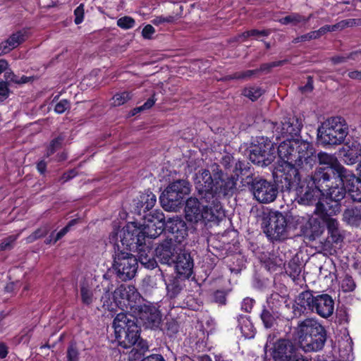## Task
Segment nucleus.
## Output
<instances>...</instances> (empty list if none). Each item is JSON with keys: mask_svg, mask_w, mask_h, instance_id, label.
<instances>
[{"mask_svg": "<svg viewBox=\"0 0 361 361\" xmlns=\"http://www.w3.org/2000/svg\"><path fill=\"white\" fill-rule=\"evenodd\" d=\"M9 92L7 82L0 81V102L8 98Z\"/></svg>", "mask_w": 361, "mask_h": 361, "instance_id": "nucleus-64", "label": "nucleus"}, {"mask_svg": "<svg viewBox=\"0 0 361 361\" xmlns=\"http://www.w3.org/2000/svg\"><path fill=\"white\" fill-rule=\"evenodd\" d=\"M257 71H256V69L234 73V78H236L237 80H247L253 77H257Z\"/></svg>", "mask_w": 361, "mask_h": 361, "instance_id": "nucleus-54", "label": "nucleus"}, {"mask_svg": "<svg viewBox=\"0 0 361 361\" xmlns=\"http://www.w3.org/2000/svg\"><path fill=\"white\" fill-rule=\"evenodd\" d=\"M236 185L237 178L224 171L217 163L200 170L195 175V186L200 199L219 207H222L221 197L232 195L236 190Z\"/></svg>", "mask_w": 361, "mask_h": 361, "instance_id": "nucleus-1", "label": "nucleus"}, {"mask_svg": "<svg viewBox=\"0 0 361 361\" xmlns=\"http://www.w3.org/2000/svg\"><path fill=\"white\" fill-rule=\"evenodd\" d=\"M300 348L306 353L321 350L326 341V331L317 321L305 319L295 329Z\"/></svg>", "mask_w": 361, "mask_h": 361, "instance_id": "nucleus-3", "label": "nucleus"}, {"mask_svg": "<svg viewBox=\"0 0 361 361\" xmlns=\"http://www.w3.org/2000/svg\"><path fill=\"white\" fill-rule=\"evenodd\" d=\"M238 327L240 329L243 336L246 338H253L255 334V328L247 315L240 314L237 317Z\"/></svg>", "mask_w": 361, "mask_h": 361, "instance_id": "nucleus-35", "label": "nucleus"}, {"mask_svg": "<svg viewBox=\"0 0 361 361\" xmlns=\"http://www.w3.org/2000/svg\"><path fill=\"white\" fill-rule=\"evenodd\" d=\"M78 358V352L75 345L71 344L67 350L68 361H77Z\"/></svg>", "mask_w": 361, "mask_h": 361, "instance_id": "nucleus-62", "label": "nucleus"}, {"mask_svg": "<svg viewBox=\"0 0 361 361\" xmlns=\"http://www.w3.org/2000/svg\"><path fill=\"white\" fill-rule=\"evenodd\" d=\"M327 197L331 200H336V202H341V200L344 199L346 195V192H348L347 188L342 183L341 186H333L332 184L327 189Z\"/></svg>", "mask_w": 361, "mask_h": 361, "instance_id": "nucleus-37", "label": "nucleus"}, {"mask_svg": "<svg viewBox=\"0 0 361 361\" xmlns=\"http://www.w3.org/2000/svg\"><path fill=\"white\" fill-rule=\"evenodd\" d=\"M341 211V203L336 202L326 197L325 203L320 202L317 206L314 212L320 214L321 219H324L326 216H331L338 214Z\"/></svg>", "mask_w": 361, "mask_h": 361, "instance_id": "nucleus-29", "label": "nucleus"}, {"mask_svg": "<svg viewBox=\"0 0 361 361\" xmlns=\"http://www.w3.org/2000/svg\"><path fill=\"white\" fill-rule=\"evenodd\" d=\"M157 101V99L155 98V94H154L151 97H149L145 103L143 105L139 106V107H137V108H135L133 109V115H135V114L137 113H139L141 111H143V110H147V109H150L155 103V102Z\"/></svg>", "mask_w": 361, "mask_h": 361, "instance_id": "nucleus-59", "label": "nucleus"}, {"mask_svg": "<svg viewBox=\"0 0 361 361\" xmlns=\"http://www.w3.org/2000/svg\"><path fill=\"white\" fill-rule=\"evenodd\" d=\"M155 256L158 261L164 264L171 265L174 263L178 254L176 246L171 240H165L155 249Z\"/></svg>", "mask_w": 361, "mask_h": 361, "instance_id": "nucleus-24", "label": "nucleus"}, {"mask_svg": "<svg viewBox=\"0 0 361 361\" xmlns=\"http://www.w3.org/2000/svg\"><path fill=\"white\" fill-rule=\"evenodd\" d=\"M140 229L145 239L146 238L149 239L156 238L164 231V224L159 222H157V224L152 223V221L144 220Z\"/></svg>", "mask_w": 361, "mask_h": 361, "instance_id": "nucleus-32", "label": "nucleus"}, {"mask_svg": "<svg viewBox=\"0 0 361 361\" xmlns=\"http://www.w3.org/2000/svg\"><path fill=\"white\" fill-rule=\"evenodd\" d=\"M146 329H157L161 322L160 311L152 305H138L133 310Z\"/></svg>", "mask_w": 361, "mask_h": 361, "instance_id": "nucleus-17", "label": "nucleus"}, {"mask_svg": "<svg viewBox=\"0 0 361 361\" xmlns=\"http://www.w3.org/2000/svg\"><path fill=\"white\" fill-rule=\"evenodd\" d=\"M295 187V200L300 204L310 205L315 204L317 207L320 204V199L324 196L322 190L314 188L313 185L305 184L301 182V179L291 190Z\"/></svg>", "mask_w": 361, "mask_h": 361, "instance_id": "nucleus-16", "label": "nucleus"}, {"mask_svg": "<svg viewBox=\"0 0 361 361\" xmlns=\"http://www.w3.org/2000/svg\"><path fill=\"white\" fill-rule=\"evenodd\" d=\"M315 295L310 290L299 293L294 300L292 306L293 318H299L308 311L313 312Z\"/></svg>", "mask_w": 361, "mask_h": 361, "instance_id": "nucleus-22", "label": "nucleus"}, {"mask_svg": "<svg viewBox=\"0 0 361 361\" xmlns=\"http://www.w3.org/2000/svg\"><path fill=\"white\" fill-rule=\"evenodd\" d=\"M356 287L355 283L353 277L346 274L341 281V289L343 292H351Z\"/></svg>", "mask_w": 361, "mask_h": 361, "instance_id": "nucleus-53", "label": "nucleus"}, {"mask_svg": "<svg viewBox=\"0 0 361 361\" xmlns=\"http://www.w3.org/2000/svg\"><path fill=\"white\" fill-rule=\"evenodd\" d=\"M66 135L64 133H61L56 137L54 138L50 142L44 156L49 157L54 154L58 149H61L63 147Z\"/></svg>", "mask_w": 361, "mask_h": 361, "instance_id": "nucleus-44", "label": "nucleus"}, {"mask_svg": "<svg viewBox=\"0 0 361 361\" xmlns=\"http://www.w3.org/2000/svg\"><path fill=\"white\" fill-rule=\"evenodd\" d=\"M137 251V262L139 261L145 268L152 269L157 266V260L154 259V252L150 246L145 243L136 248Z\"/></svg>", "mask_w": 361, "mask_h": 361, "instance_id": "nucleus-30", "label": "nucleus"}, {"mask_svg": "<svg viewBox=\"0 0 361 361\" xmlns=\"http://www.w3.org/2000/svg\"><path fill=\"white\" fill-rule=\"evenodd\" d=\"M296 139H286L281 142L277 148L279 160L275 166H279L282 162L288 161L290 164H294V159L296 157L295 145Z\"/></svg>", "mask_w": 361, "mask_h": 361, "instance_id": "nucleus-26", "label": "nucleus"}, {"mask_svg": "<svg viewBox=\"0 0 361 361\" xmlns=\"http://www.w3.org/2000/svg\"><path fill=\"white\" fill-rule=\"evenodd\" d=\"M16 239L17 237L16 235H9L3 239L0 243V251L11 250L13 247Z\"/></svg>", "mask_w": 361, "mask_h": 361, "instance_id": "nucleus-56", "label": "nucleus"}, {"mask_svg": "<svg viewBox=\"0 0 361 361\" xmlns=\"http://www.w3.org/2000/svg\"><path fill=\"white\" fill-rule=\"evenodd\" d=\"M341 183L347 188L348 192L354 202H361V178L352 171L345 169Z\"/></svg>", "mask_w": 361, "mask_h": 361, "instance_id": "nucleus-25", "label": "nucleus"}, {"mask_svg": "<svg viewBox=\"0 0 361 361\" xmlns=\"http://www.w3.org/2000/svg\"><path fill=\"white\" fill-rule=\"evenodd\" d=\"M130 98L131 96L128 92L117 93L112 97V105L114 106H119L124 104L130 100Z\"/></svg>", "mask_w": 361, "mask_h": 361, "instance_id": "nucleus-52", "label": "nucleus"}, {"mask_svg": "<svg viewBox=\"0 0 361 361\" xmlns=\"http://www.w3.org/2000/svg\"><path fill=\"white\" fill-rule=\"evenodd\" d=\"M288 218L279 212H270L264 220V233L271 242L282 241L288 236Z\"/></svg>", "mask_w": 361, "mask_h": 361, "instance_id": "nucleus-11", "label": "nucleus"}, {"mask_svg": "<svg viewBox=\"0 0 361 361\" xmlns=\"http://www.w3.org/2000/svg\"><path fill=\"white\" fill-rule=\"evenodd\" d=\"M118 308L122 310H133L139 305L141 295L133 286L121 285L113 292Z\"/></svg>", "mask_w": 361, "mask_h": 361, "instance_id": "nucleus-14", "label": "nucleus"}, {"mask_svg": "<svg viewBox=\"0 0 361 361\" xmlns=\"http://www.w3.org/2000/svg\"><path fill=\"white\" fill-rule=\"evenodd\" d=\"M295 150L294 164L282 162L272 171L273 178L282 190H291L316 164L315 149L312 142L297 138Z\"/></svg>", "mask_w": 361, "mask_h": 361, "instance_id": "nucleus-2", "label": "nucleus"}, {"mask_svg": "<svg viewBox=\"0 0 361 361\" xmlns=\"http://www.w3.org/2000/svg\"><path fill=\"white\" fill-rule=\"evenodd\" d=\"M289 61L288 59H283L281 61H274L271 63H265L260 65L259 68H257V75L260 73H269L271 71V69L275 67L282 66L286 63H288Z\"/></svg>", "mask_w": 361, "mask_h": 361, "instance_id": "nucleus-46", "label": "nucleus"}, {"mask_svg": "<svg viewBox=\"0 0 361 361\" xmlns=\"http://www.w3.org/2000/svg\"><path fill=\"white\" fill-rule=\"evenodd\" d=\"M164 334L171 338L176 336L179 331V326L178 323L174 320L168 321L165 324L164 329Z\"/></svg>", "mask_w": 361, "mask_h": 361, "instance_id": "nucleus-49", "label": "nucleus"}, {"mask_svg": "<svg viewBox=\"0 0 361 361\" xmlns=\"http://www.w3.org/2000/svg\"><path fill=\"white\" fill-rule=\"evenodd\" d=\"M25 39V31L19 30L13 33L7 39L0 43L1 54H6L9 53L11 51L23 43Z\"/></svg>", "mask_w": 361, "mask_h": 361, "instance_id": "nucleus-28", "label": "nucleus"}, {"mask_svg": "<svg viewBox=\"0 0 361 361\" xmlns=\"http://www.w3.org/2000/svg\"><path fill=\"white\" fill-rule=\"evenodd\" d=\"M274 180H275L274 178ZM241 183L247 188L257 201L264 204L274 201L277 197L279 190H281V192H290L291 190H282L276 181L272 183L259 175L254 178H243L241 179Z\"/></svg>", "mask_w": 361, "mask_h": 361, "instance_id": "nucleus-7", "label": "nucleus"}, {"mask_svg": "<svg viewBox=\"0 0 361 361\" xmlns=\"http://www.w3.org/2000/svg\"><path fill=\"white\" fill-rule=\"evenodd\" d=\"M322 220L324 228H326L328 236L320 240L315 246V249L319 253L331 255L335 251L334 244H338L343 240L344 233L336 218L326 216Z\"/></svg>", "mask_w": 361, "mask_h": 361, "instance_id": "nucleus-12", "label": "nucleus"}, {"mask_svg": "<svg viewBox=\"0 0 361 361\" xmlns=\"http://www.w3.org/2000/svg\"><path fill=\"white\" fill-rule=\"evenodd\" d=\"M249 159L254 164L266 167L270 165L276 158L274 142L267 137H259L249 147Z\"/></svg>", "mask_w": 361, "mask_h": 361, "instance_id": "nucleus-9", "label": "nucleus"}, {"mask_svg": "<svg viewBox=\"0 0 361 361\" xmlns=\"http://www.w3.org/2000/svg\"><path fill=\"white\" fill-rule=\"evenodd\" d=\"M84 7V4H80L74 11V22L76 25H79L83 21L85 14Z\"/></svg>", "mask_w": 361, "mask_h": 361, "instance_id": "nucleus-60", "label": "nucleus"}, {"mask_svg": "<svg viewBox=\"0 0 361 361\" xmlns=\"http://www.w3.org/2000/svg\"><path fill=\"white\" fill-rule=\"evenodd\" d=\"M343 152L344 163L347 165H353L361 157V144L353 142L346 149L343 147Z\"/></svg>", "mask_w": 361, "mask_h": 361, "instance_id": "nucleus-33", "label": "nucleus"}, {"mask_svg": "<svg viewBox=\"0 0 361 361\" xmlns=\"http://www.w3.org/2000/svg\"><path fill=\"white\" fill-rule=\"evenodd\" d=\"M71 107V104L68 100L67 99H62L59 101L54 107V111L57 114H63L64 113L67 109H69Z\"/></svg>", "mask_w": 361, "mask_h": 361, "instance_id": "nucleus-61", "label": "nucleus"}, {"mask_svg": "<svg viewBox=\"0 0 361 361\" xmlns=\"http://www.w3.org/2000/svg\"><path fill=\"white\" fill-rule=\"evenodd\" d=\"M178 275L189 279L193 274L194 261L190 253L185 250L178 252L174 263Z\"/></svg>", "mask_w": 361, "mask_h": 361, "instance_id": "nucleus-23", "label": "nucleus"}, {"mask_svg": "<svg viewBox=\"0 0 361 361\" xmlns=\"http://www.w3.org/2000/svg\"><path fill=\"white\" fill-rule=\"evenodd\" d=\"M164 231L169 233V240L181 243L188 235V226L185 221L178 216L169 217L166 220Z\"/></svg>", "mask_w": 361, "mask_h": 361, "instance_id": "nucleus-20", "label": "nucleus"}, {"mask_svg": "<svg viewBox=\"0 0 361 361\" xmlns=\"http://www.w3.org/2000/svg\"><path fill=\"white\" fill-rule=\"evenodd\" d=\"M116 341L123 348H131L140 338V327L135 316L127 312L117 314L113 322Z\"/></svg>", "mask_w": 361, "mask_h": 361, "instance_id": "nucleus-4", "label": "nucleus"}, {"mask_svg": "<svg viewBox=\"0 0 361 361\" xmlns=\"http://www.w3.org/2000/svg\"><path fill=\"white\" fill-rule=\"evenodd\" d=\"M262 94L263 90L259 87H246L243 91V94L252 101H256L262 95Z\"/></svg>", "mask_w": 361, "mask_h": 361, "instance_id": "nucleus-47", "label": "nucleus"}, {"mask_svg": "<svg viewBox=\"0 0 361 361\" xmlns=\"http://www.w3.org/2000/svg\"><path fill=\"white\" fill-rule=\"evenodd\" d=\"M140 197H141V203L145 204L144 213L152 209L156 204V196L150 191L142 193Z\"/></svg>", "mask_w": 361, "mask_h": 361, "instance_id": "nucleus-45", "label": "nucleus"}, {"mask_svg": "<svg viewBox=\"0 0 361 361\" xmlns=\"http://www.w3.org/2000/svg\"><path fill=\"white\" fill-rule=\"evenodd\" d=\"M271 355L274 361H296L300 358H305L296 354L295 345L288 339H279L276 342Z\"/></svg>", "mask_w": 361, "mask_h": 361, "instance_id": "nucleus-19", "label": "nucleus"}, {"mask_svg": "<svg viewBox=\"0 0 361 361\" xmlns=\"http://www.w3.org/2000/svg\"><path fill=\"white\" fill-rule=\"evenodd\" d=\"M343 220L351 226L359 227L361 225V207L346 208L343 213Z\"/></svg>", "mask_w": 361, "mask_h": 361, "instance_id": "nucleus-34", "label": "nucleus"}, {"mask_svg": "<svg viewBox=\"0 0 361 361\" xmlns=\"http://www.w3.org/2000/svg\"><path fill=\"white\" fill-rule=\"evenodd\" d=\"M132 347H133V348H136L142 354H145V353L149 350L147 342L140 338L137 339L136 343H135Z\"/></svg>", "mask_w": 361, "mask_h": 361, "instance_id": "nucleus-63", "label": "nucleus"}, {"mask_svg": "<svg viewBox=\"0 0 361 361\" xmlns=\"http://www.w3.org/2000/svg\"><path fill=\"white\" fill-rule=\"evenodd\" d=\"M317 139L324 147L339 145L344 142L348 134V126L344 118L331 117L317 128Z\"/></svg>", "mask_w": 361, "mask_h": 361, "instance_id": "nucleus-6", "label": "nucleus"}, {"mask_svg": "<svg viewBox=\"0 0 361 361\" xmlns=\"http://www.w3.org/2000/svg\"><path fill=\"white\" fill-rule=\"evenodd\" d=\"M302 127V120L293 115H289L281 122L274 131L276 139L281 137L286 139H294L299 135Z\"/></svg>", "mask_w": 361, "mask_h": 361, "instance_id": "nucleus-18", "label": "nucleus"}, {"mask_svg": "<svg viewBox=\"0 0 361 361\" xmlns=\"http://www.w3.org/2000/svg\"><path fill=\"white\" fill-rule=\"evenodd\" d=\"M80 291L82 302L85 305H90L94 298L92 290L89 284L85 281L82 282L80 283Z\"/></svg>", "mask_w": 361, "mask_h": 361, "instance_id": "nucleus-41", "label": "nucleus"}, {"mask_svg": "<svg viewBox=\"0 0 361 361\" xmlns=\"http://www.w3.org/2000/svg\"><path fill=\"white\" fill-rule=\"evenodd\" d=\"M316 162L318 161L322 166L335 167L337 165H341L333 155L324 152L315 153Z\"/></svg>", "mask_w": 361, "mask_h": 361, "instance_id": "nucleus-38", "label": "nucleus"}, {"mask_svg": "<svg viewBox=\"0 0 361 361\" xmlns=\"http://www.w3.org/2000/svg\"><path fill=\"white\" fill-rule=\"evenodd\" d=\"M228 292L224 290H216L212 295V301L219 305H226Z\"/></svg>", "mask_w": 361, "mask_h": 361, "instance_id": "nucleus-50", "label": "nucleus"}, {"mask_svg": "<svg viewBox=\"0 0 361 361\" xmlns=\"http://www.w3.org/2000/svg\"><path fill=\"white\" fill-rule=\"evenodd\" d=\"M345 169L343 165H337L335 167L318 166L311 175L312 185L325 194L333 183V179L338 178L341 182Z\"/></svg>", "mask_w": 361, "mask_h": 361, "instance_id": "nucleus-13", "label": "nucleus"}, {"mask_svg": "<svg viewBox=\"0 0 361 361\" xmlns=\"http://www.w3.org/2000/svg\"><path fill=\"white\" fill-rule=\"evenodd\" d=\"M50 231L49 224H44L37 230H35L29 237L28 240L30 242L36 240L42 237L45 236Z\"/></svg>", "mask_w": 361, "mask_h": 361, "instance_id": "nucleus-51", "label": "nucleus"}, {"mask_svg": "<svg viewBox=\"0 0 361 361\" xmlns=\"http://www.w3.org/2000/svg\"><path fill=\"white\" fill-rule=\"evenodd\" d=\"M227 267L231 273L239 274L245 268L244 259L239 255H233L228 260Z\"/></svg>", "mask_w": 361, "mask_h": 361, "instance_id": "nucleus-43", "label": "nucleus"}, {"mask_svg": "<svg viewBox=\"0 0 361 361\" xmlns=\"http://www.w3.org/2000/svg\"><path fill=\"white\" fill-rule=\"evenodd\" d=\"M100 300L102 303V307L109 312H115L118 308L117 302L114 300V293L110 292L109 290L104 293Z\"/></svg>", "mask_w": 361, "mask_h": 361, "instance_id": "nucleus-39", "label": "nucleus"}, {"mask_svg": "<svg viewBox=\"0 0 361 361\" xmlns=\"http://www.w3.org/2000/svg\"><path fill=\"white\" fill-rule=\"evenodd\" d=\"M190 192V184L185 180L171 183L159 197L162 207L167 211L176 210Z\"/></svg>", "mask_w": 361, "mask_h": 361, "instance_id": "nucleus-8", "label": "nucleus"}, {"mask_svg": "<svg viewBox=\"0 0 361 361\" xmlns=\"http://www.w3.org/2000/svg\"><path fill=\"white\" fill-rule=\"evenodd\" d=\"M260 318L264 327L266 329H271L276 324L277 317L275 316L273 311L264 305L260 314Z\"/></svg>", "mask_w": 361, "mask_h": 361, "instance_id": "nucleus-40", "label": "nucleus"}, {"mask_svg": "<svg viewBox=\"0 0 361 361\" xmlns=\"http://www.w3.org/2000/svg\"><path fill=\"white\" fill-rule=\"evenodd\" d=\"M176 20V17L173 16H156L152 20V23L155 25H159L163 23H173Z\"/></svg>", "mask_w": 361, "mask_h": 361, "instance_id": "nucleus-58", "label": "nucleus"}, {"mask_svg": "<svg viewBox=\"0 0 361 361\" xmlns=\"http://www.w3.org/2000/svg\"><path fill=\"white\" fill-rule=\"evenodd\" d=\"M113 257L112 268L119 280L127 281L134 278L138 264L137 259L133 255L120 250L119 246L117 245Z\"/></svg>", "mask_w": 361, "mask_h": 361, "instance_id": "nucleus-10", "label": "nucleus"}, {"mask_svg": "<svg viewBox=\"0 0 361 361\" xmlns=\"http://www.w3.org/2000/svg\"><path fill=\"white\" fill-rule=\"evenodd\" d=\"M186 279L181 276H171L166 281L167 296L171 298H176L185 287V281Z\"/></svg>", "mask_w": 361, "mask_h": 361, "instance_id": "nucleus-31", "label": "nucleus"}, {"mask_svg": "<svg viewBox=\"0 0 361 361\" xmlns=\"http://www.w3.org/2000/svg\"><path fill=\"white\" fill-rule=\"evenodd\" d=\"M121 233V242L129 250L138 248L145 243L140 227H137L135 223L128 224L123 228Z\"/></svg>", "mask_w": 361, "mask_h": 361, "instance_id": "nucleus-21", "label": "nucleus"}, {"mask_svg": "<svg viewBox=\"0 0 361 361\" xmlns=\"http://www.w3.org/2000/svg\"><path fill=\"white\" fill-rule=\"evenodd\" d=\"M144 220L147 221H152V223L157 224L159 223H165V217L164 214L160 210H155L154 212H150L149 213L145 214L144 216Z\"/></svg>", "mask_w": 361, "mask_h": 361, "instance_id": "nucleus-48", "label": "nucleus"}, {"mask_svg": "<svg viewBox=\"0 0 361 361\" xmlns=\"http://www.w3.org/2000/svg\"><path fill=\"white\" fill-rule=\"evenodd\" d=\"M285 270L286 273L295 281L299 279L302 266L298 260L293 259L290 260Z\"/></svg>", "mask_w": 361, "mask_h": 361, "instance_id": "nucleus-42", "label": "nucleus"}, {"mask_svg": "<svg viewBox=\"0 0 361 361\" xmlns=\"http://www.w3.org/2000/svg\"><path fill=\"white\" fill-rule=\"evenodd\" d=\"M235 160L233 156L231 154L227 153L221 157L220 161V166H222L224 168L225 171L231 170L233 164L235 165Z\"/></svg>", "mask_w": 361, "mask_h": 361, "instance_id": "nucleus-55", "label": "nucleus"}, {"mask_svg": "<svg viewBox=\"0 0 361 361\" xmlns=\"http://www.w3.org/2000/svg\"><path fill=\"white\" fill-rule=\"evenodd\" d=\"M334 301L328 294H317L315 295L314 310L312 312L324 318H328L334 313Z\"/></svg>", "mask_w": 361, "mask_h": 361, "instance_id": "nucleus-27", "label": "nucleus"}, {"mask_svg": "<svg viewBox=\"0 0 361 361\" xmlns=\"http://www.w3.org/2000/svg\"><path fill=\"white\" fill-rule=\"evenodd\" d=\"M135 23V20L130 16H124L117 20L118 26L123 29L132 28L134 27Z\"/></svg>", "mask_w": 361, "mask_h": 361, "instance_id": "nucleus-57", "label": "nucleus"}, {"mask_svg": "<svg viewBox=\"0 0 361 361\" xmlns=\"http://www.w3.org/2000/svg\"><path fill=\"white\" fill-rule=\"evenodd\" d=\"M201 202L196 197H190L185 202V218L188 221L197 223L202 220L218 222L225 216L222 207L212 202Z\"/></svg>", "mask_w": 361, "mask_h": 361, "instance_id": "nucleus-5", "label": "nucleus"}, {"mask_svg": "<svg viewBox=\"0 0 361 361\" xmlns=\"http://www.w3.org/2000/svg\"><path fill=\"white\" fill-rule=\"evenodd\" d=\"M233 171L234 172L235 176H237V179L239 176H241L242 179L257 176V175L251 171V166L250 164L245 161L238 160L235 161Z\"/></svg>", "mask_w": 361, "mask_h": 361, "instance_id": "nucleus-36", "label": "nucleus"}, {"mask_svg": "<svg viewBox=\"0 0 361 361\" xmlns=\"http://www.w3.org/2000/svg\"><path fill=\"white\" fill-rule=\"evenodd\" d=\"M295 225L299 226L304 238L309 241H314L320 238L324 232L322 219L316 217H304L296 216L293 218Z\"/></svg>", "mask_w": 361, "mask_h": 361, "instance_id": "nucleus-15", "label": "nucleus"}]
</instances>
